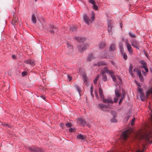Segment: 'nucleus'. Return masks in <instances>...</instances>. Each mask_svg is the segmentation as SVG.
<instances>
[{
	"instance_id": "f257e3e1",
	"label": "nucleus",
	"mask_w": 152,
	"mask_h": 152,
	"mask_svg": "<svg viewBox=\"0 0 152 152\" xmlns=\"http://www.w3.org/2000/svg\"><path fill=\"white\" fill-rule=\"evenodd\" d=\"M99 93L100 98L102 100L103 102L104 103H107L108 104H113V99L111 98L108 97H107V99L104 98L102 90L101 88H99Z\"/></svg>"
},
{
	"instance_id": "f03ea898",
	"label": "nucleus",
	"mask_w": 152,
	"mask_h": 152,
	"mask_svg": "<svg viewBox=\"0 0 152 152\" xmlns=\"http://www.w3.org/2000/svg\"><path fill=\"white\" fill-rule=\"evenodd\" d=\"M91 19H90L88 16L86 14L83 15V18L85 22L88 25H89V24L94 21V17L95 14L93 11H91Z\"/></svg>"
},
{
	"instance_id": "7ed1b4c3",
	"label": "nucleus",
	"mask_w": 152,
	"mask_h": 152,
	"mask_svg": "<svg viewBox=\"0 0 152 152\" xmlns=\"http://www.w3.org/2000/svg\"><path fill=\"white\" fill-rule=\"evenodd\" d=\"M150 94L152 96V87L150 88L147 90L146 92V96L144 95L143 93L140 94V97L141 100L142 101H145Z\"/></svg>"
},
{
	"instance_id": "20e7f679",
	"label": "nucleus",
	"mask_w": 152,
	"mask_h": 152,
	"mask_svg": "<svg viewBox=\"0 0 152 152\" xmlns=\"http://www.w3.org/2000/svg\"><path fill=\"white\" fill-rule=\"evenodd\" d=\"M30 152H42L43 151L42 149L37 147L36 146L30 147L28 148Z\"/></svg>"
},
{
	"instance_id": "39448f33",
	"label": "nucleus",
	"mask_w": 152,
	"mask_h": 152,
	"mask_svg": "<svg viewBox=\"0 0 152 152\" xmlns=\"http://www.w3.org/2000/svg\"><path fill=\"white\" fill-rule=\"evenodd\" d=\"M132 45L137 49L139 50V47L140 46V42L137 41L136 39H133L131 42Z\"/></svg>"
},
{
	"instance_id": "423d86ee",
	"label": "nucleus",
	"mask_w": 152,
	"mask_h": 152,
	"mask_svg": "<svg viewBox=\"0 0 152 152\" xmlns=\"http://www.w3.org/2000/svg\"><path fill=\"white\" fill-rule=\"evenodd\" d=\"M114 27L113 24L112 23L111 21L109 20H108V27L107 30L109 34H112V29Z\"/></svg>"
},
{
	"instance_id": "0eeeda50",
	"label": "nucleus",
	"mask_w": 152,
	"mask_h": 152,
	"mask_svg": "<svg viewBox=\"0 0 152 152\" xmlns=\"http://www.w3.org/2000/svg\"><path fill=\"white\" fill-rule=\"evenodd\" d=\"M88 46V45H81L77 46V47L79 50L81 52H83L85 50Z\"/></svg>"
},
{
	"instance_id": "6e6552de",
	"label": "nucleus",
	"mask_w": 152,
	"mask_h": 152,
	"mask_svg": "<svg viewBox=\"0 0 152 152\" xmlns=\"http://www.w3.org/2000/svg\"><path fill=\"white\" fill-rule=\"evenodd\" d=\"M25 63L27 64H29L32 66H34L35 65V61L33 59H29L24 61Z\"/></svg>"
},
{
	"instance_id": "1a4fd4ad",
	"label": "nucleus",
	"mask_w": 152,
	"mask_h": 152,
	"mask_svg": "<svg viewBox=\"0 0 152 152\" xmlns=\"http://www.w3.org/2000/svg\"><path fill=\"white\" fill-rule=\"evenodd\" d=\"M125 44L129 53L131 54H132L133 50L131 49L132 47L130 44L127 41L125 42Z\"/></svg>"
},
{
	"instance_id": "9d476101",
	"label": "nucleus",
	"mask_w": 152,
	"mask_h": 152,
	"mask_svg": "<svg viewBox=\"0 0 152 152\" xmlns=\"http://www.w3.org/2000/svg\"><path fill=\"white\" fill-rule=\"evenodd\" d=\"M104 71H103L102 72V73L104 74V73H106L107 74H109L111 75H113L114 74V72L111 70H108V68L107 67H104Z\"/></svg>"
},
{
	"instance_id": "9b49d317",
	"label": "nucleus",
	"mask_w": 152,
	"mask_h": 152,
	"mask_svg": "<svg viewBox=\"0 0 152 152\" xmlns=\"http://www.w3.org/2000/svg\"><path fill=\"white\" fill-rule=\"evenodd\" d=\"M129 134V131L127 130H126L124 132L122 133V136L124 140H126L128 137V135Z\"/></svg>"
},
{
	"instance_id": "f8f14e48",
	"label": "nucleus",
	"mask_w": 152,
	"mask_h": 152,
	"mask_svg": "<svg viewBox=\"0 0 152 152\" xmlns=\"http://www.w3.org/2000/svg\"><path fill=\"white\" fill-rule=\"evenodd\" d=\"M74 39L79 42H83L86 40V38L85 37H75Z\"/></svg>"
},
{
	"instance_id": "ddd939ff",
	"label": "nucleus",
	"mask_w": 152,
	"mask_h": 152,
	"mask_svg": "<svg viewBox=\"0 0 152 152\" xmlns=\"http://www.w3.org/2000/svg\"><path fill=\"white\" fill-rule=\"evenodd\" d=\"M107 104V105H104L102 104H99L98 105V107L99 108H102L103 107L105 108H110V106L112 105L113 104Z\"/></svg>"
},
{
	"instance_id": "4468645a",
	"label": "nucleus",
	"mask_w": 152,
	"mask_h": 152,
	"mask_svg": "<svg viewBox=\"0 0 152 152\" xmlns=\"http://www.w3.org/2000/svg\"><path fill=\"white\" fill-rule=\"evenodd\" d=\"M13 19L11 22V23L14 26H15L17 24L18 18L16 17L15 15H13Z\"/></svg>"
},
{
	"instance_id": "2eb2a0df",
	"label": "nucleus",
	"mask_w": 152,
	"mask_h": 152,
	"mask_svg": "<svg viewBox=\"0 0 152 152\" xmlns=\"http://www.w3.org/2000/svg\"><path fill=\"white\" fill-rule=\"evenodd\" d=\"M106 65H107L106 63L104 61H100L97 64H95L94 65V66H99Z\"/></svg>"
},
{
	"instance_id": "dca6fc26",
	"label": "nucleus",
	"mask_w": 152,
	"mask_h": 152,
	"mask_svg": "<svg viewBox=\"0 0 152 152\" xmlns=\"http://www.w3.org/2000/svg\"><path fill=\"white\" fill-rule=\"evenodd\" d=\"M77 138L79 140H83L85 139V136L82 134H80L77 135Z\"/></svg>"
},
{
	"instance_id": "f3484780",
	"label": "nucleus",
	"mask_w": 152,
	"mask_h": 152,
	"mask_svg": "<svg viewBox=\"0 0 152 152\" xmlns=\"http://www.w3.org/2000/svg\"><path fill=\"white\" fill-rule=\"evenodd\" d=\"M139 62L142 64V66H141L142 68H144L147 66V63L146 62L143 60H141L139 61Z\"/></svg>"
},
{
	"instance_id": "a211bd4d",
	"label": "nucleus",
	"mask_w": 152,
	"mask_h": 152,
	"mask_svg": "<svg viewBox=\"0 0 152 152\" xmlns=\"http://www.w3.org/2000/svg\"><path fill=\"white\" fill-rule=\"evenodd\" d=\"M94 58V55L92 54L91 53L89 54L87 60L89 61H90L92 59H93Z\"/></svg>"
},
{
	"instance_id": "6ab92c4d",
	"label": "nucleus",
	"mask_w": 152,
	"mask_h": 152,
	"mask_svg": "<svg viewBox=\"0 0 152 152\" xmlns=\"http://www.w3.org/2000/svg\"><path fill=\"white\" fill-rule=\"evenodd\" d=\"M115 50V45L114 44H112L109 48V50L110 51H113Z\"/></svg>"
},
{
	"instance_id": "aec40b11",
	"label": "nucleus",
	"mask_w": 152,
	"mask_h": 152,
	"mask_svg": "<svg viewBox=\"0 0 152 152\" xmlns=\"http://www.w3.org/2000/svg\"><path fill=\"white\" fill-rule=\"evenodd\" d=\"M74 86L78 92L79 94L80 95L81 93V89L79 86L77 84H75Z\"/></svg>"
},
{
	"instance_id": "412c9836",
	"label": "nucleus",
	"mask_w": 152,
	"mask_h": 152,
	"mask_svg": "<svg viewBox=\"0 0 152 152\" xmlns=\"http://www.w3.org/2000/svg\"><path fill=\"white\" fill-rule=\"evenodd\" d=\"M80 123L83 126H85L86 122V121L82 119L81 118H79L78 119Z\"/></svg>"
},
{
	"instance_id": "4be33fe9",
	"label": "nucleus",
	"mask_w": 152,
	"mask_h": 152,
	"mask_svg": "<svg viewBox=\"0 0 152 152\" xmlns=\"http://www.w3.org/2000/svg\"><path fill=\"white\" fill-rule=\"evenodd\" d=\"M132 66L131 64H130L129 67V72L130 73L131 76L132 77L133 76V74L132 73Z\"/></svg>"
},
{
	"instance_id": "5701e85b",
	"label": "nucleus",
	"mask_w": 152,
	"mask_h": 152,
	"mask_svg": "<svg viewBox=\"0 0 152 152\" xmlns=\"http://www.w3.org/2000/svg\"><path fill=\"white\" fill-rule=\"evenodd\" d=\"M31 20L35 24L36 23V18L34 14H33L32 15Z\"/></svg>"
},
{
	"instance_id": "b1692460",
	"label": "nucleus",
	"mask_w": 152,
	"mask_h": 152,
	"mask_svg": "<svg viewBox=\"0 0 152 152\" xmlns=\"http://www.w3.org/2000/svg\"><path fill=\"white\" fill-rule=\"evenodd\" d=\"M115 94L116 97H119L120 96V94L119 93L118 90L117 89H115Z\"/></svg>"
},
{
	"instance_id": "393cba45",
	"label": "nucleus",
	"mask_w": 152,
	"mask_h": 152,
	"mask_svg": "<svg viewBox=\"0 0 152 152\" xmlns=\"http://www.w3.org/2000/svg\"><path fill=\"white\" fill-rule=\"evenodd\" d=\"M102 79L104 81H106L107 80V78L105 75L103 73H102Z\"/></svg>"
},
{
	"instance_id": "a878e982",
	"label": "nucleus",
	"mask_w": 152,
	"mask_h": 152,
	"mask_svg": "<svg viewBox=\"0 0 152 152\" xmlns=\"http://www.w3.org/2000/svg\"><path fill=\"white\" fill-rule=\"evenodd\" d=\"M105 44L104 43L101 42L99 45V48L100 49H102L104 47Z\"/></svg>"
},
{
	"instance_id": "bb28decb",
	"label": "nucleus",
	"mask_w": 152,
	"mask_h": 152,
	"mask_svg": "<svg viewBox=\"0 0 152 152\" xmlns=\"http://www.w3.org/2000/svg\"><path fill=\"white\" fill-rule=\"evenodd\" d=\"M119 48L120 50L121 51V52H123L124 50V48L123 47V45L121 43H119Z\"/></svg>"
},
{
	"instance_id": "cd10ccee",
	"label": "nucleus",
	"mask_w": 152,
	"mask_h": 152,
	"mask_svg": "<svg viewBox=\"0 0 152 152\" xmlns=\"http://www.w3.org/2000/svg\"><path fill=\"white\" fill-rule=\"evenodd\" d=\"M99 75H98L94 80L93 82L94 84H96L97 82L99 79Z\"/></svg>"
},
{
	"instance_id": "c85d7f7f",
	"label": "nucleus",
	"mask_w": 152,
	"mask_h": 152,
	"mask_svg": "<svg viewBox=\"0 0 152 152\" xmlns=\"http://www.w3.org/2000/svg\"><path fill=\"white\" fill-rule=\"evenodd\" d=\"M129 36L132 37L134 38L136 37V36L135 35L131 32H130L129 33Z\"/></svg>"
},
{
	"instance_id": "c756f323",
	"label": "nucleus",
	"mask_w": 152,
	"mask_h": 152,
	"mask_svg": "<svg viewBox=\"0 0 152 152\" xmlns=\"http://www.w3.org/2000/svg\"><path fill=\"white\" fill-rule=\"evenodd\" d=\"M117 77L119 80V81H118V82L120 84L122 82V80L120 76L119 75H117Z\"/></svg>"
},
{
	"instance_id": "7c9ffc66",
	"label": "nucleus",
	"mask_w": 152,
	"mask_h": 152,
	"mask_svg": "<svg viewBox=\"0 0 152 152\" xmlns=\"http://www.w3.org/2000/svg\"><path fill=\"white\" fill-rule=\"evenodd\" d=\"M93 9L95 10H97L98 9V6L96 5L95 4H94V5H93Z\"/></svg>"
},
{
	"instance_id": "2f4dec72",
	"label": "nucleus",
	"mask_w": 152,
	"mask_h": 152,
	"mask_svg": "<svg viewBox=\"0 0 152 152\" xmlns=\"http://www.w3.org/2000/svg\"><path fill=\"white\" fill-rule=\"evenodd\" d=\"M89 2L92 4L94 5L96 4L95 1L94 0H88Z\"/></svg>"
},
{
	"instance_id": "473e14b6",
	"label": "nucleus",
	"mask_w": 152,
	"mask_h": 152,
	"mask_svg": "<svg viewBox=\"0 0 152 152\" xmlns=\"http://www.w3.org/2000/svg\"><path fill=\"white\" fill-rule=\"evenodd\" d=\"M111 77L112 78V79L114 82H116V78L115 77L114 75H111Z\"/></svg>"
},
{
	"instance_id": "72a5a7b5",
	"label": "nucleus",
	"mask_w": 152,
	"mask_h": 152,
	"mask_svg": "<svg viewBox=\"0 0 152 152\" xmlns=\"http://www.w3.org/2000/svg\"><path fill=\"white\" fill-rule=\"evenodd\" d=\"M106 55H107V53H105L104 54L102 55L101 56V58H108V57Z\"/></svg>"
},
{
	"instance_id": "f704fd0d",
	"label": "nucleus",
	"mask_w": 152,
	"mask_h": 152,
	"mask_svg": "<svg viewBox=\"0 0 152 152\" xmlns=\"http://www.w3.org/2000/svg\"><path fill=\"white\" fill-rule=\"evenodd\" d=\"M67 48L69 49H72V46L71 45V44H70L69 43H68V42L67 43Z\"/></svg>"
},
{
	"instance_id": "c9c22d12",
	"label": "nucleus",
	"mask_w": 152,
	"mask_h": 152,
	"mask_svg": "<svg viewBox=\"0 0 152 152\" xmlns=\"http://www.w3.org/2000/svg\"><path fill=\"white\" fill-rule=\"evenodd\" d=\"M70 30L73 31H74L76 30L77 28L75 26H73L71 27L70 28Z\"/></svg>"
},
{
	"instance_id": "e433bc0d",
	"label": "nucleus",
	"mask_w": 152,
	"mask_h": 152,
	"mask_svg": "<svg viewBox=\"0 0 152 152\" xmlns=\"http://www.w3.org/2000/svg\"><path fill=\"white\" fill-rule=\"evenodd\" d=\"M118 97H116L114 98V101H113V103L114 102L116 103L118 102Z\"/></svg>"
},
{
	"instance_id": "4c0bfd02",
	"label": "nucleus",
	"mask_w": 152,
	"mask_h": 152,
	"mask_svg": "<svg viewBox=\"0 0 152 152\" xmlns=\"http://www.w3.org/2000/svg\"><path fill=\"white\" fill-rule=\"evenodd\" d=\"M124 96L123 97H122L120 99L119 102V104H120L122 102V101L124 99Z\"/></svg>"
},
{
	"instance_id": "58836bf2",
	"label": "nucleus",
	"mask_w": 152,
	"mask_h": 152,
	"mask_svg": "<svg viewBox=\"0 0 152 152\" xmlns=\"http://www.w3.org/2000/svg\"><path fill=\"white\" fill-rule=\"evenodd\" d=\"M111 121L112 123H116L117 122V120L115 118H113L111 120Z\"/></svg>"
},
{
	"instance_id": "ea45409f",
	"label": "nucleus",
	"mask_w": 152,
	"mask_h": 152,
	"mask_svg": "<svg viewBox=\"0 0 152 152\" xmlns=\"http://www.w3.org/2000/svg\"><path fill=\"white\" fill-rule=\"evenodd\" d=\"M93 86H91V94L93 96Z\"/></svg>"
},
{
	"instance_id": "a19ab883",
	"label": "nucleus",
	"mask_w": 152,
	"mask_h": 152,
	"mask_svg": "<svg viewBox=\"0 0 152 152\" xmlns=\"http://www.w3.org/2000/svg\"><path fill=\"white\" fill-rule=\"evenodd\" d=\"M65 125L67 127H70L72 126V124L69 123L66 124Z\"/></svg>"
},
{
	"instance_id": "79ce46f5",
	"label": "nucleus",
	"mask_w": 152,
	"mask_h": 152,
	"mask_svg": "<svg viewBox=\"0 0 152 152\" xmlns=\"http://www.w3.org/2000/svg\"><path fill=\"white\" fill-rule=\"evenodd\" d=\"M123 57L124 59L126 60L127 58V55L125 53H123Z\"/></svg>"
},
{
	"instance_id": "37998d69",
	"label": "nucleus",
	"mask_w": 152,
	"mask_h": 152,
	"mask_svg": "<svg viewBox=\"0 0 152 152\" xmlns=\"http://www.w3.org/2000/svg\"><path fill=\"white\" fill-rule=\"evenodd\" d=\"M139 77L140 81L141 82H143L144 80V79L143 78V77L142 75H141L139 76Z\"/></svg>"
},
{
	"instance_id": "c03bdc74",
	"label": "nucleus",
	"mask_w": 152,
	"mask_h": 152,
	"mask_svg": "<svg viewBox=\"0 0 152 152\" xmlns=\"http://www.w3.org/2000/svg\"><path fill=\"white\" fill-rule=\"evenodd\" d=\"M27 73L26 72L24 71L21 74H22V75L23 76H26L27 75Z\"/></svg>"
},
{
	"instance_id": "a18cd8bd",
	"label": "nucleus",
	"mask_w": 152,
	"mask_h": 152,
	"mask_svg": "<svg viewBox=\"0 0 152 152\" xmlns=\"http://www.w3.org/2000/svg\"><path fill=\"white\" fill-rule=\"evenodd\" d=\"M138 91H139L140 94L143 93L142 91V88H138Z\"/></svg>"
},
{
	"instance_id": "49530a36",
	"label": "nucleus",
	"mask_w": 152,
	"mask_h": 152,
	"mask_svg": "<svg viewBox=\"0 0 152 152\" xmlns=\"http://www.w3.org/2000/svg\"><path fill=\"white\" fill-rule=\"evenodd\" d=\"M137 74L139 77L142 75L141 74V72L140 71H137Z\"/></svg>"
},
{
	"instance_id": "de8ad7c7",
	"label": "nucleus",
	"mask_w": 152,
	"mask_h": 152,
	"mask_svg": "<svg viewBox=\"0 0 152 152\" xmlns=\"http://www.w3.org/2000/svg\"><path fill=\"white\" fill-rule=\"evenodd\" d=\"M60 126L61 128L63 129L64 127V124H63L62 123H61L60 124Z\"/></svg>"
},
{
	"instance_id": "09e8293b",
	"label": "nucleus",
	"mask_w": 152,
	"mask_h": 152,
	"mask_svg": "<svg viewBox=\"0 0 152 152\" xmlns=\"http://www.w3.org/2000/svg\"><path fill=\"white\" fill-rule=\"evenodd\" d=\"M143 68L145 69V71L146 72H148V68L147 67V66L145 67L144 68Z\"/></svg>"
},
{
	"instance_id": "8fccbe9b",
	"label": "nucleus",
	"mask_w": 152,
	"mask_h": 152,
	"mask_svg": "<svg viewBox=\"0 0 152 152\" xmlns=\"http://www.w3.org/2000/svg\"><path fill=\"white\" fill-rule=\"evenodd\" d=\"M2 125L4 126H6L7 127H10V126L9 125L7 124H2Z\"/></svg>"
},
{
	"instance_id": "3c124183",
	"label": "nucleus",
	"mask_w": 152,
	"mask_h": 152,
	"mask_svg": "<svg viewBox=\"0 0 152 152\" xmlns=\"http://www.w3.org/2000/svg\"><path fill=\"white\" fill-rule=\"evenodd\" d=\"M74 130V129H73L72 128H70L69 129V131L70 132H72Z\"/></svg>"
},
{
	"instance_id": "603ef678",
	"label": "nucleus",
	"mask_w": 152,
	"mask_h": 152,
	"mask_svg": "<svg viewBox=\"0 0 152 152\" xmlns=\"http://www.w3.org/2000/svg\"><path fill=\"white\" fill-rule=\"evenodd\" d=\"M68 78L69 79V81H70L72 79V77L69 75H68Z\"/></svg>"
},
{
	"instance_id": "864d4df0",
	"label": "nucleus",
	"mask_w": 152,
	"mask_h": 152,
	"mask_svg": "<svg viewBox=\"0 0 152 152\" xmlns=\"http://www.w3.org/2000/svg\"><path fill=\"white\" fill-rule=\"evenodd\" d=\"M134 121H135V118H133L132 120V122H131V124L132 125L133 124H134Z\"/></svg>"
},
{
	"instance_id": "5fc2aeb1",
	"label": "nucleus",
	"mask_w": 152,
	"mask_h": 152,
	"mask_svg": "<svg viewBox=\"0 0 152 152\" xmlns=\"http://www.w3.org/2000/svg\"><path fill=\"white\" fill-rule=\"evenodd\" d=\"M95 96H96V97L97 99H98L99 96H98V95L97 93V92H95Z\"/></svg>"
},
{
	"instance_id": "6e6d98bb",
	"label": "nucleus",
	"mask_w": 152,
	"mask_h": 152,
	"mask_svg": "<svg viewBox=\"0 0 152 152\" xmlns=\"http://www.w3.org/2000/svg\"><path fill=\"white\" fill-rule=\"evenodd\" d=\"M142 72L143 75L145 76L146 75V73L143 70H142Z\"/></svg>"
},
{
	"instance_id": "4d7b16f0",
	"label": "nucleus",
	"mask_w": 152,
	"mask_h": 152,
	"mask_svg": "<svg viewBox=\"0 0 152 152\" xmlns=\"http://www.w3.org/2000/svg\"><path fill=\"white\" fill-rule=\"evenodd\" d=\"M144 151V149H143L142 150H139L137 151V152H143Z\"/></svg>"
},
{
	"instance_id": "13d9d810",
	"label": "nucleus",
	"mask_w": 152,
	"mask_h": 152,
	"mask_svg": "<svg viewBox=\"0 0 152 152\" xmlns=\"http://www.w3.org/2000/svg\"><path fill=\"white\" fill-rule=\"evenodd\" d=\"M50 32L51 34H54V31L53 30H50Z\"/></svg>"
},
{
	"instance_id": "bf43d9fd",
	"label": "nucleus",
	"mask_w": 152,
	"mask_h": 152,
	"mask_svg": "<svg viewBox=\"0 0 152 152\" xmlns=\"http://www.w3.org/2000/svg\"><path fill=\"white\" fill-rule=\"evenodd\" d=\"M137 71H138V70H137V69H136V68H135V69H134L133 70V71L134 72H136V71L137 72Z\"/></svg>"
},
{
	"instance_id": "052dcab7",
	"label": "nucleus",
	"mask_w": 152,
	"mask_h": 152,
	"mask_svg": "<svg viewBox=\"0 0 152 152\" xmlns=\"http://www.w3.org/2000/svg\"><path fill=\"white\" fill-rule=\"evenodd\" d=\"M12 57L13 58H15L16 56L14 55H12Z\"/></svg>"
},
{
	"instance_id": "680f3d73",
	"label": "nucleus",
	"mask_w": 152,
	"mask_h": 152,
	"mask_svg": "<svg viewBox=\"0 0 152 152\" xmlns=\"http://www.w3.org/2000/svg\"><path fill=\"white\" fill-rule=\"evenodd\" d=\"M120 27L121 28L122 27V23H121L120 24Z\"/></svg>"
},
{
	"instance_id": "e2e57ef3",
	"label": "nucleus",
	"mask_w": 152,
	"mask_h": 152,
	"mask_svg": "<svg viewBox=\"0 0 152 152\" xmlns=\"http://www.w3.org/2000/svg\"><path fill=\"white\" fill-rule=\"evenodd\" d=\"M41 97L43 99H45V97H44V96H41Z\"/></svg>"
},
{
	"instance_id": "0e129e2a",
	"label": "nucleus",
	"mask_w": 152,
	"mask_h": 152,
	"mask_svg": "<svg viewBox=\"0 0 152 152\" xmlns=\"http://www.w3.org/2000/svg\"><path fill=\"white\" fill-rule=\"evenodd\" d=\"M129 118V116H127V120Z\"/></svg>"
},
{
	"instance_id": "69168bd1",
	"label": "nucleus",
	"mask_w": 152,
	"mask_h": 152,
	"mask_svg": "<svg viewBox=\"0 0 152 152\" xmlns=\"http://www.w3.org/2000/svg\"><path fill=\"white\" fill-rule=\"evenodd\" d=\"M150 71H151V72H152V68H151V69H150Z\"/></svg>"
},
{
	"instance_id": "338daca9",
	"label": "nucleus",
	"mask_w": 152,
	"mask_h": 152,
	"mask_svg": "<svg viewBox=\"0 0 152 152\" xmlns=\"http://www.w3.org/2000/svg\"><path fill=\"white\" fill-rule=\"evenodd\" d=\"M145 54L146 56L147 57H148L147 55L146 54V53L145 52Z\"/></svg>"
},
{
	"instance_id": "774afa93",
	"label": "nucleus",
	"mask_w": 152,
	"mask_h": 152,
	"mask_svg": "<svg viewBox=\"0 0 152 152\" xmlns=\"http://www.w3.org/2000/svg\"><path fill=\"white\" fill-rule=\"evenodd\" d=\"M107 152H114L113 151H108Z\"/></svg>"
}]
</instances>
